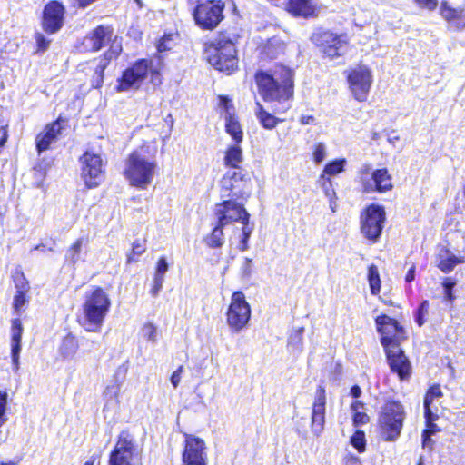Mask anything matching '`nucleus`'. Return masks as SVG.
<instances>
[{"instance_id": "nucleus-1", "label": "nucleus", "mask_w": 465, "mask_h": 465, "mask_svg": "<svg viewBox=\"0 0 465 465\" xmlns=\"http://www.w3.org/2000/svg\"><path fill=\"white\" fill-rule=\"evenodd\" d=\"M256 82L265 101L277 102L272 107L274 114L286 112L293 93V72L285 66H276L272 74L258 72Z\"/></svg>"}, {"instance_id": "nucleus-2", "label": "nucleus", "mask_w": 465, "mask_h": 465, "mask_svg": "<svg viewBox=\"0 0 465 465\" xmlns=\"http://www.w3.org/2000/svg\"><path fill=\"white\" fill-rule=\"evenodd\" d=\"M157 163L149 159L142 151L133 152L126 160L124 176L132 186L146 189L153 182Z\"/></svg>"}, {"instance_id": "nucleus-3", "label": "nucleus", "mask_w": 465, "mask_h": 465, "mask_svg": "<svg viewBox=\"0 0 465 465\" xmlns=\"http://www.w3.org/2000/svg\"><path fill=\"white\" fill-rule=\"evenodd\" d=\"M111 301L107 293L96 287L85 296L83 304L84 317L82 325L88 331H97L109 311Z\"/></svg>"}, {"instance_id": "nucleus-4", "label": "nucleus", "mask_w": 465, "mask_h": 465, "mask_svg": "<svg viewBox=\"0 0 465 465\" xmlns=\"http://www.w3.org/2000/svg\"><path fill=\"white\" fill-rule=\"evenodd\" d=\"M207 60L216 70L228 74L237 68L238 58L233 41L224 34L211 42L206 49Z\"/></svg>"}, {"instance_id": "nucleus-5", "label": "nucleus", "mask_w": 465, "mask_h": 465, "mask_svg": "<svg viewBox=\"0 0 465 465\" xmlns=\"http://www.w3.org/2000/svg\"><path fill=\"white\" fill-rule=\"evenodd\" d=\"M406 412L402 404L396 401H387L379 411L378 423L381 434L387 441L396 440L403 427Z\"/></svg>"}, {"instance_id": "nucleus-6", "label": "nucleus", "mask_w": 465, "mask_h": 465, "mask_svg": "<svg viewBox=\"0 0 465 465\" xmlns=\"http://www.w3.org/2000/svg\"><path fill=\"white\" fill-rule=\"evenodd\" d=\"M220 183L222 198L246 200L252 192L251 178L242 169L228 170Z\"/></svg>"}, {"instance_id": "nucleus-7", "label": "nucleus", "mask_w": 465, "mask_h": 465, "mask_svg": "<svg viewBox=\"0 0 465 465\" xmlns=\"http://www.w3.org/2000/svg\"><path fill=\"white\" fill-rule=\"evenodd\" d=\"M224 3L221 0L197 1L192 15L203 30H213L223 19Z\"/></svg>"}, {"instance_id": "nucleus-8", "label": "nucleus", "mask_w": 465, "mask_h": 465, "mask_svg": "<svg viewBox=\"0 0 465 465\" xmlns=\"http://www.w3.org/2000/svg\"><path fill=\"white\" fill-rule=\"evenodd\" d=\"M311 39L320 51L331 59L341 56L348 45L347 35H337L329 30L320 29L312 34Z\"/></svg>"}, {"instance_id": "nucleus-9", "label": "nucleus", "mask_w": 465, "mask_h": 465, "mask_svg": "<svg viewBox=\"0 0 465 465\" xmlns=\"http://www.w3.org/2000/svg\"><path fill=\"white\" fill-rule=\"evenodd\" d=\"M360 181L366 193H386L393 187L392 179L386 168L371 170L370 164H364L360 170Z\"/></svg>"}, {"instance_id": "nucleus-10", "label": "nucleus", "mask_w": 465, "mask_h": 465, "mask_svg": "<svg viewBox=\"0 0 465 465\" xmlns=\"http://www.w3.org/2000/svg\"><path fill=\"white\" fill-rule=\"evenodd\" d=\"M385 219L382 206L369 205L361 214V232L371 242H376L381 234Z\"/></svg>"}, {"instance_id": "nucleus-11", "label": "nucleus", "mask_w": 465, "mask_h": 465, "mask_svg": "<svg viewBox=\"0 0 465 465\" xmlns=\"http://www.w3.org/2000/svg\"><path fill=\"white\" fill-rule=\"evenodd\" d=\"M227 323L235 331L245 328L251 318V307L242 292H234L227 310Z\"/></svg>"}, {"instance_id": "nucleus-12", "label": "nucleus", "mask_w": 465, "mask_h": 465, "mask_svg": "<svg viewBox=\"0 0 465 465\" xmlns=\"http://www.w3.org/2000/svg\"><path fill=\"white\" fill-rule=\"evenodd\" d=\"M238 199L223 198L221 203L215 205L214 214L220 225H227L232 222L246 223L250 214L242 203H237Z\"/></svg>"}, {"instance_id": "nucleus-13", "label": "nucleus", "mask_w": 465, "mask_h": 465, "mask_svg": "<svg viewBox=\"0 0 465 465\" xmlns=\"http://www.w3.org/2000/svg\"><path fill=\"white\" fill-rule=\"evenodd\" d=\"M375 322L377 331L381 335V343L384 349L391 348L393 345L400 346L401 341L405 340V331L396 320L381 315L376 318Z\"/></svg>"}, {"instance_id": "nucleus-14", "label": "nucleus", "mask_w": 465, "mask_h": 465, "mask_svg": "<svg viewBox=\"0 0 465 465\" xmlns=\"http://www.w3.org/2000/svg\"><path fill=\"white\" fill-rule=\"evenodd\" d=\"M348 83L353 97L359 102L366 101L372 83L371 70L366 66H359L350 72Z\"/></svg>"}, {"instance_id": "nucleus-15", "label": "nucleus", "mask_w": 465, "mask_h": 465, "mask_svg": "<svg viewBox=\"0 0 465 465\" xmlns=\"http://www.w3.org/2000/svg\"><path fill=\"white\" fill-rule=\"evenodd\" d=\"M82 163V176L88 188L97 187L103 181V161L99 154L90 152L80 159Z\"/></svg>"}, {"instance_id": "nucleus-16", "label": "nucleus", "mask_w": 465, "mask_h": 465, "mask_svg": "<svg viewBox=\"0 0 465 465\" xmlns=\"http://www.w3.org/2000/svg\"><path fill=\"white\" fill-rule=\"evenodd\" d=\"M204 441L193 435H186L183 452L184 465H208Z\"/></svg>"}, {"instance_id": "nucleus-17", "label": "nucleus", "mask_w": 465, "mask_h": 465, "mask_svg": "<svg viewBox=\"0 0 465 465\" xmlns=\"http://www.w3.org/2000/svg\"><path fill=\"white\" fill-rule=\"evenodd\" d=\"M149 70V63L146 60L136 62L132 67L127 68L116 87L117 91H128L137 89L143 81L146 78Z\"/></svg>"}, {"instance_id": "nucleus-18", "label": "nucleus", "mask_w": 465, "mask_h": 465, "mask_svg": "<svg viewBox=\"0 0 465 465\" xmlns=\"http://www.w3.org/2000/svg\"><path fill=\"white\" fill-rule=\"evenodd\" d=\"M64 7L60 2H49L43 12V29L48 34L57 33L64 25Z\"/></svg>"}, {"instance_id": "nucleus-19", "label": "nucleus", "mask_w": 465, "mask_h": 465, "mask_svg": "<svg viewBox=\"0 0 465 465\" xmlns=\"http://www.w3.org/2000/svg\"><path fill=\"white\" fill-rule=\"evenodd\" d=\"M134 450L132 440L127 433L122 432L110 455L109 465H134Z\"/></svg>"}, {"instance_id": "nucleus-20", "label": "nucleus", "mask_w": 465, "mask_h": 465, "mask_svg": "<svg viewBox=\"0 0 465 465\" xmlns=\"http://www.w3.org/2000/svg\"><path fill=\"white\" fill-rule=\"evenodd\" d=\"M387 360L391 371L398 374L401 380L408 379L411 375V363L400 346L385 349Z\"/></svg>"}, {"instance_id": "nucleus-21", "label": "nucleus", "mask_w": 465, "mask_h": 465, "mask_svg": "<svg viewBox=\"0 0 465 465\" xmlns=\"http://www.w3.org/2000/svg\"><path fill=\"white\" fill-rule=\"evenodd\" d=\"M326 394L325 389L319 386L315 392L312 413V431L319 436L324 428L325 423Z\"/></svg>"}, {"instance_id": "nucleus-22", "label": "nucleus", "mask_w": 465, "mask_h": 465, "mask_svg": "<svg viewBox=\"0 0 465 465\" xmlns=\"http://www.w3.org/2000/svg\"><path fill=\"white\" fill-rule=\"evenodd\" d=\"M112 36L110 26L99 25L84 38L83 48L87 52H97L111 41Z\"/></svg>"}, {"instance_id": "nucleus-23", "label": "nucleus", "mask_w": 465, "mask_h": 465, "mask_svg": "<svg viewBox=\"0 0 465 465\" xmlns=\"http://www.w3.org/2000/svg\"><path fill=\"white\" fill-rule=\"evenodd\" d=\"M62 129L60 119L46 124L35 137V147L38 154L52 148V145L57 142L61 135Z\"/></svg>"}, {"instance_id": "nucleus-24", "label": "nucleus", "mask_w": 465, "mask_h": 465, "mask_svg": "<svg viewBox=\"0 0 465 465\" xmlns=\"http://www.w3.org/2000/svg\"><path fill=\"white\" fill-rule=\"evenodd\" d=\"M128 367L125 364L120 365L110 381V383L106 386L104 391V397L108 401H113L116 404L119 402L118 398L121 391V387L126 378Z\"/></svg>"}, {"instance_id": "nucleus-25", "label": "nucleus", "mask_w": 465, "mask_h": 465, "mask_svg": "<svg viewBox=\"0 0 465 465\" xmlns=\"http://www.w3.org/2000/svg\"><path fill=\"white\" fill-rule=\"evenodd\" d=\"M441 16L454 28H465V8H453L447 2L440 5Z\"/></svg>"}, {"instance_id": "nucleus-26", "label": "nucleus", "mask_w": 465, "mask_h": 465, "mask_svg": "<svg viewBox=\"0 0 465 465\" xmlns=\"http://www.w3.org/2000/svg\"><path fill=\"white\" fill-rule=\"evenodd\" d=\"M221 102L226 109L225 114V129L232 137L236 143L242 141V130L239 121L229 112L230 101L225 97H221Z\"/></svg>"}, {"instance_id": "nucleus-27", "label": "nucleus", "mask_w": 465, "mask_h": 465, "mask_svg": "<svg viewBox=\"0 0 465 465\" xmlns=\"http://www.w3.org/2000/svg\"><path fill=\"white\" fill-rule=\"evenodd\" d=\"M14 282L15 285V288L17 289L16 294L14 298V309L16 312V313H19L22 307L25 305V293L27 292L26 288V280L25 277V274L19 271L15 270V272L13 274Z\"/></svg>"}, {"instance_id": "nucleus-28", "label": "nucleus", "mask_w": 465, "mask_h": 465, "mask_svg": "<svg viewBox=\"0 0 465 465\" xmlns=\"http://www.w3.org/2000/svg\"><path fill=\"white\" fill-rule=\"evenodd\" d=\"M117 54H118V49L117 48L114 49V47L112 46L110 50H108L107 52L104 53L103 57L99 58V60L97 62V65L94 69V85L95 87H99L102 84L103 79H104V71L109 64L110 61L113 58L116 57Z\"/></svg>"}, {"instance_id": "nucleus-29", "label": "nucleus", "mask_w": 465, "mask_h": 465, "mask_svg": "<svg viewBox=\"0 0 465 465\" xmlns=\"http://www.w3.org/2000/svg\"><path fill=\"white\" fill-rule=\"evenodd\" d=\"M463 262L462 257H457L447 249H442L440 252L438 267L444 273L450 272L457 264Z\"/></svg>"}, {"instance_id": "nucleus-30", "label": "nucleus", "mask_w": 465, "mask_h": 465, "mask_svg": "<svg viewBox=\"0 0 465 465\" xmlns=\"http://www.w3.org/2000/svg\"><path fill=\"white\" fill-rule=\"evenodd\" d=\"M288 11L296 16L310 17L315 9L310 0H289Z\"/></svg>"}, {"instance_id": "nucleus-31", "label": "nucleus", "mask_w": 465, "mask_h": 465, "mask_svg": "<svg viewBox=\"0 0 465 465\" xmlns=\"http://www.w3.org/2000/svg\"><path fill=\"white\" fill-rule=\"evenodd\" d=\"M22 334V325L19 319L12 321V359L16 367L20 352V339Z\"/></svg>"}, {"instance_id": "nucleus-32", "label": "nucleus", "mask_w": 465, "mask_h": 465, "mask_svg": "<svg viewBox=\"0 0 465 465\" xmlns=\"http://www.w3.org/2000/svg\"><path fill=\"white\" fill-rule=\"evenodd\" d=\"M256 107L255 115L263 128L272 130L275 128L280 122H282V119L275 117L266 111L259 102L256 103Z\"/></svg>"}, {"instance_id": "nucleus-33", "label": "nucleus", "mask_w": 465, "mask_h": 465, "mask_svg": "<svg viewBox=\"0 0 465 465\" xmlns=\"http://www.w3.org/2000/svg\"><path fill=\"white\" fill-rule=\"evenodd\" d=\"M242 162V152L238 144L229 146L225 152L224 163L231 170H238Z\"/></svg>"}, {"instance_id": "nucleus-34", "label": "nucleus", "mask_w": 465, "mask_h": 465, "mask_svg": "<svg viewBox=\"0 0 465 465\" xmlns=\"http://www.w3.org/2000/svg\"><path fill=\"white\" fill-rule=\"evenodd\" d=\"M77 349V340L73 335L68 334L63 339L59 351L64 358L67 359L72 358L75 354Z\"/></svg>"}, {"instance_id": "nucleus-35", "label": "nucleus", "mask_w": 465, "mask_h": 465, "mask_svg": "<svg viewBox=\"0 0 465 465\" xmlns=\"http://www.w3.org/2000/svg\"><path fill=\"white\" fill-rule=\"evenodd\" d=\"M225 225H220L219 221H217V224L213 229L211 234L205 238L206 244L211 248H220L224 243V235L223 228Z\"/></svg>"}, {"instance_id": "nucleus-36", "label": "nucleus", "mask_w": 465, "mask_h": 465, "mask_svg": "<svg viewBox=\"0 0 465 465\" xmlns=\"http://www.w3.org/2000/svg\"><path fill=\"white\" fill-rule=\"evenodd\" d=\"M83 244L84 239L79 238L70 246L65 254L66 262L75 265L80 261Z\"/></svg>"}, {"instance_id": "nucleus-37", "label": "nucleus", "mask_w": 465, "mask_h": 465, "mask_svg": "<svg viewBox=\"0 0 465 465\" xmlns=\"http://www.w3.org/2000/svg\"><path fill=\"white\" fill-rule=\"evenodd\" d=\"M286 45L283 41L272 38L269 40L264 47L266 54L271 58H276L280 54L284 53Z\"/></svg>"}, {"instance_id": "nucleus-38", "label": "nucleus", "mask_w": 465, "mask_h": 465, "mask_svg": "<svg viewBox=\"0 0 465 465\" xmlns=\"http://www.w3.org/2000/svg\"><path fill=\"white\" fill-rule=\"evenodd\" d=\"M368 281L371 294H378L381 289V280L378 268L373 264L368 268Z\"/></svg>"}, {"instance_id": "nucleus-39", "label": "nucleus", "mask_w": 465, "mask_h": 465, "mask_svg": "<svg viewBox=\"0 0 465 465\" xmlns=\"http://www.w3.org/2000/svg\"><path fill=\"white\" fill-rule=\"evenodd\" d=\"M353 411V423L356 426L364 425L369 422V416L361 410L363 409V403L360 401H356L351 404Z\"/></svg>"}, {"instance_id": "nucleus-40", "label": "nucleus", "mask_w": 465, "mask_h": 465, "mask_svg": "<svg viewBox=\"0 0 465 465\" xmlns=\"http://www.w3.org/2000/svg\"><path fill=\"white\" fill-rule=\"evenodd\" d=\"M304 332V328L300 327L298 329L293 330L288 339V347L292 348L294 351H301L302 349V336Z\"/></svg>"}, {"instance_id": "nucleus-41", "label": "nucleus", "mask_w": 465, "mask_h": 465, "mask_svg": "<svg viewBox=\"0 0 465 465\" xmlns=\"http://www.w3.org/2000/svg\"><path fill=\"white\" fill-rule=\"evenodd\" d=\"M345 163V159L334 160L325 165L322 174L335 175L337 173H340L343 171Z\"/></svg>"}, {"instance_id": "nucleus-42", "label": "nucleus", "mask_w": 465, "mask_h": 465, "mask_svg": "<svg viewBox=\"0 0 465 465\" xmlns=\"http://www.w3.org/2000/svg\"><path fill=\"white\" fill-rule=\"evenodd\" d=\"M429 314V302L423 301L418 308L415 321L419 326H422L426 322V316Z\"/></svg>"}, {"instance_id": "nucleus-43", "label": "nucleus", "mask_w": 465, "mask_h": 465, "mask_svg": "<svg viewBox=\"0 0 465 465\" xmlns=\"http://www.w3.org/2000/svg\"><path fill=\"white\" fill-rule=\"evenodd\" d=\"M242 224H243L242 229V237L241 239L239 249H240V251L244 252L249 248L248 241H249V238L252 232V231H253V226H251L249 224V222L246 223H242Z\"/></svg>"}, {"instance_id": "nucleus-44", "label": "nucleus", "mask_w": 465, "mask_h": 465, "mask_svg": "<svg viewBox=\"0 0 465 465\" xmlns=\"http://www.w3.org/2000/svg\"><path fill=\"white\" fill-rule=\"evenodd\" d=\"M35 39L36 44L35 53H43L49 48L51 39L45 37L42 33L36 32L35 34Z\"/></svg>"}, {"instance_id": "nucleus-45", "label": "nucleus", "mask_w": 465, "mask_h": 465, "mask_svg": "<svg viewBox=\"0 0 465 465\" xmlns=\"http://www.w3.org/2000/svg\"><path fill=\"white\" fill-rule=\"evenodd\" d=\"M143 336L148 341L153 343H155L157 341V329L156 327L151 323L147 322L143 325L142 329Z\"/></svg>"}, {"instance_id": "nucleus-46", "label": "nucleus", "mask_w": 465, "mask_h": 465, "mask_svg": "<svg viewBox=\"0 0 465 465\" xmlns=\"http://www.w3.org/2000/svg\"><path fill=\"white\" fill-rule=\"evenodd\" d=\"M351 443L359 452L365 450V434L363 431H356L351 438Z\"/></svg>"}, {"instance_id": "nucleus-47", "label": "nucleus", "mask_w": 465, "mask_h": 465, "mask_svg": "<svg viewBox=\"0 0 465 465\" xmlns=\"http://www.w3.org/2000/svg\"><path fill=\"white\" fill-rule=\"evenodd\" d=\"M326 154V145L323 143H318L314 145L312 156L315 163H321L325 159Z\"/></svg>"}, {"instance_id": "nucleus-48", "label": "nucleus", "mask_w": 465, "mask_h": 465, "mask_svg": "<svg viewBox=\"0 0 465 465\" xmlns=\"http://www.w3.org/2000/svg\"><path fill=\"white\" fill-rule=\"evenodd\" d=\"M319 183H321V186L324 191L326 197H335V191L332 188V183L330 178L326 177L324 174H321L319 178Z\"/></svg>"}, {"instance_id": "nucleus-49", "label": "nucleus", "mask_w": 465, "mask_h": 465, "mask_svg": "<svg viewBox=\"0 0 465 465\" xmlns=\"http://www.w3.org/2000/svg\"><path fill=\"white\" fill-rule=\"evenodd\" d=\"M427 429L423 430L422 432V445L423 447H429L431 444V439L430 436L434 434L438 429L437 425L433 422L426 423Z\"/></svg>"}, {"instance_id": "nucleus-50", "label": "nucleus", "mask_w": 465, "mask_h": 465, "mask_svg": "<svg viewBox=\"0 0 465 465\" xmlns=\"http://www.w3.org/2000/svg\"><path fill=\"white\" fill-rule=\"evenodd\" d=\"M145 252V246L143 242L136 241L133 243L132 252L127 255V262L135 261L134 256H140Z\"/></svg>"}, {"instance_id": "nucleus-51", "label": "nucleus", "mask_w": 465, "mask_h": 465, "mask_svg": "<svg viewBox=\"0 0 465 465\" xmlns=\"http://www.w3.org/2000/svg\"><path fill=\"white\" fill-rule=\"evenodd\" d=\"M168 268H169V265H168L166 258L161 257L157 262L154 277H159V278L164 279V275L167 272Z\"/></svg>"}, {"instance_id": "nucleus-52", "label": "nucleus", "mask_w": 465, "mask_h": 465, "mask_svg": "<svg viewBox=\"0 0 465 465\" xmlns=\"http://www.w3.org/2000/svg\"><path fill=\"white\" fill-rule=\"evenodd\" d=\"M7 394L0 391V426L5 421Z\"/></svg>"}, {"instance_id": "nucleus-53", "label": "nucleus", "mask_w": 465, "mask_h": 465, "mask_svg": "<svg viewBox=\"0 0 465 465\" xmlns=\"http://www.w3.org/2000/svg\"><path fill=\"white\" fill-rule=\"evenodd\" d=\"M252 261L251 258L244 259L242 268H241L242 277L249 278L252 275Z\"/></svg>"}, {"instance_id": "nucleus-54", "label": "nucleus", "mask_w": 465, "mask_h": 465, "mask_svg": "<svg viewBox=\"0 0 465 465\" xmlns=\"http://www.w3.org/2000/svg\"><path fill=\"white\" fill-rule=\"evenodd\" d=\"M163 282H164L163 278L153 277V287H152V289L150 291L151 294L153 297H157L158 296L160 291L163 288Z\"/></svg>"}, {"instance_id": "nucleus-55", "label": "nucleus", "mask_w": 465, "mask_h": 465, "mask_svg": "<svg viewBox=\"0 0 465 465\" xmlns=\"http://www.w3.org/2000/svg\"><path fill=\"white\" fill-rule=\"evenodd\" d=\"M183 371V367L180 366L176 371H174L171 376V383L173 386V388H177L182 378V373Z\"/></svg>"}, {"instance_id": "nucleus-56", "label": "nucleus", "mask_w": 465, "mask_h": 465, "mask_svg": "<svg viewBox=\"0 0 465 465\" xmlns=\"http://www.w3.org/2000/svg\"><path fill=\"white\" fill-rule=\"evenodd\" d=\"M417 4L429 10H433L438 5V0H416Z\"/></svg>"}, {"instance_id": "nucleus-57", "label": "nucleus", "mask_w": 465, "mask_h": 465, "mask_svg": "<svg viewBox=\"0 0 465 465\" xmlns=\"http://www.w3.org/2000/svg\"><path fill=\"white\" fill-rule=\"evenodd\" d=\"M429 393V397L432 398H440L442 396V391L439 384L432 385L427 391Z\"/></svg>"}, {"instance_id": "nucleus-58", "label": "nucleus", "mask_w": 465, "mask_h": 465, "mask_svg": "<svg viewBox=\"0 0 465 465\" xmlns=\"http://www.w3.org/2000/svg\"><path fill=\"white\" fill-rule=\"evenodd\" d=\"M424 416H425L426 423H430V424H431V422L436 420L438 418L437 414L433 413L431 411L430 408L424 409Z\"/></svg>"}, {"instance_id": "nucleus-59", "label": "nucleus", "mask_w": 465, "mask_h": 465, "mask_svg": "<svg viewBox=\"0 0 465 465\" xmlns=\"http://www.w3.org/2000/svg\"><path fill=\"white\" fill-rule=\"evenodd\" d=\"M455 285H456V281L450 277L445 278L442 282L444 291H452V289L454 288Z\"/></svg>"}, {"instance_id": "nucleus-60", "label": "nucleus", "mask_w": 465, "mask_h": 465, "mask_svg": "<svg viewBox=\"0 0 465 465\" xmlns=\"http://www.w3.org/2000/svg\"><path fill=\"white\" fill-rule=\"evenodd\" d=\"M300 123L302 124H316V119L312 115H302Z\"/></svg>"}, {"instance_id": "nucleus-61", "label": "nucleus", "mask_w": 465, "mask_h": 465, "mask_svg": "<svg viewBox=\"0 0 465 465\" xmlns=\"http://www.w3.org/2000/svg\"><path fill=\"white\" fill-rule=\"evenodd\" d=\"M7 131L5 127L0 126V149L3 148L7 141Z\"/></svg>"}, {"instance_id": "nucleus-62", "label": "nucleus", "mask_w": 465, "mask_h": 465, "mask_svg": "<svg viewBox=\"0 0 465 465\" xmlns=\"http://www.w3.org/2000/svg\"><path fill=\"white\" fill-rule=\"evenodd\" d=\"M361 394V389L358 385H354L351 389V395L353 398H359Z\"/></svg>"}, {"instance_id": "nucleus-63", "label": "nucleus", "mask_w": 465, "mask_h": 465, "mask_svg": "<svg viewBox=\"0 0 465 465\" xmlns=\"http://www.w3.org/2000/svg\"><path fill=\"white\" fill-rule=\"evenodd\" d=\"M415 278V267L414 266H411V268H410V270L408 271L407 274H406V277H405V280L406 282H411L413 281Z\"/></svg>"}, {"instance_id": "nucleus-64", "label": "nucleus", "mask_w": 465, "mask_h": 465, "mask_svg": "<svg viewBox=\"0 0 465 465\" xmlns=\"http://www.w3.org/2000/svg\"><path fill=\"white\" fill-rule=\"evenodd\" d=\"M434 398L429 397V393L427 392L424 398V409L430 408V404L432 403Z\"/></svg>"}]
</instances>
